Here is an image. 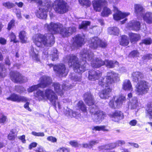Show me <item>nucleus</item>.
<instances>
[{"label": "nucleus", "instance_id": "f257e3e1", "mask_svg": "<svg viewBox=\"0 0 152 152\" xmlns=\"http://www.w3.org/2000/svg\"><path fill=\"white\" fill-rule=\"evenodd\" d=\"M81 61H79L78 58L72 55L67 56L66 58L68 60L69 66H73L74 70L76 72L82 73L88 69L87 60L90 62L93 67L99 68L104 65V61L100 58H94V54L90 50L84 49L80 53Z\"/></svg>", "mask_w": 152, "mask_h": 152}, {"label": "nucleus", "instance_id": "f03ea898", "mask_svg": "<svg viewBox=\"0 0 152 152\" xmlns=\"http://www.w3.org/2000/svg\"><path fill=\"white\" fill-rule=\"evenodd\" d=\"M85 102L89 106L90 112L91 114L93 121L96 122H100L104 118L105 114L101 110H98V107L94 104V101L93 96L90 92L85 93L83 96Z\"/></svg>", "mask_w": 152, "mask_h": 152}, {"label": "nucleus", "instance_id": "7ed1b4c3", "mask_svg": "<svg viewBox=\"0 0 152 152\" xmlns=\"http://www.w3.org/2000/svg\"><path fill=\"white\" fill-rule=\"evenodd\" d=\"M34 96L35 99L39 101L47 99L51 103L55 109L56 108V106H58L59 109L61 108V105L58 102L57 96L51 89H47L45 92L39 90L34 94Z\"/></svg>", "mask_w": 152, "mask_h": 152}, {"label": "nucleus", "instance_id": "20e7f679", "mask_svg": "<svg viewBox=\"0 0 152 152\" xmlns=\"http://www.w3.org/2000/svg\"><path fill=\"white\" fill-rule=\"evenodd\" d=\"M33 40L34 43L39 47L43 45L46 47H50L55 42V37L50 33L36 34L33 36Z\"/></svg>", "mask_w": 152, "mask_h": 152}, {"label": "nucleus", "instance_id": "39448f33", "mask_svg": "<svg viewBox=\"0 0 152 152\" xmlns=\"http://www.w3.org/2000/svg\"><path fill=\"white\" fill-rule=\"evenodd\" d=\"M119 80V75L113 71H110L107 72L106 77L99 80L98 84L102 87H107Z\"/></svg>", "mask_w": 152, "mask_h": 152}, {"label": "nucleus", "instance_id": "423d86ee", "mask_svg": "<svg viewBox=\"0 0 152 152\" xmlns=\"http://www.w3.org/2000/svg\"><path fill=\"white\" fill-rule=\"evenodd\" d=\"M40 83L36 85H34L29 87L27 89L28 93L32 92L36 90L38 88H45L49 85L52 83L51 78L48 76H43L39 79Z\"/></svg>", "mask_w": 152, "mask_h": 152}, {"label": "nucleus", "instance_id": "0eeeda50", "mask_svg": "<svg viewBox=\"0 0 152 152\" xmlns=\"http://www.w3.org/2000/svg\"><path fill=\"white\" fill-rule=\"evenodd\" d=\"M62 24L59 23L51 22L50 23H46L44 26L45 28L54 34L60 33L61 34L63 28Z\"/></svg>", "mask_w": 152, "mask_h": 152}, {"label": "nucleus", "instance_id": "6e6552de", "mask_svg": "<svg viewBox=\"0 0 152 152\" xmlns=\"http://www.w3.org/2000/svg\"><path fill=\"white\" fill-rule=\"evenodd\" d=\"M55 11L60 14H63L68 11L67 3L63 0H56L54 2Z\"/></svg>", "mask_w": 152, "mask_h": 152}, {"label": "nucleus", "instance_id": "1a4fd4ad", "mask_svg": "<svg viewBox=\"0 0 152 152\" xmlns=\"http://www.w3.org/2000/svg\"><path fill=\"white\" fill-rule=\"evenodd\" d=\"M125 143V141L124 140H118L114 143L99 146V152H115L114 151L110 150L115 148L117 146H121L124 145Z\"/></svg>", "mask_w": 152, "mask_h": 152}, {"label": "nucleus", "instance_id": "9d476101", "mask_svg": "<svg viewBox=\"0 0 152 152\" xmlns=\"http://www.w3.org/2000/svg\"><path fill=\"white\" fill-rule=\"evenodd\" d=\"M73 85H71L69 84H63L62 88L61 87V85L59 83H53V86L54 88L55 92L60 96H64V91L69 90L72 88Z\"/></svg>", "mask_w": 152, "mask_h": 152}, {"label": "nucleus", "instance_id": "9b49d317", "mask_svg": "<svg viewBox=\"0 0 152 152\" xmlns=\"http://www.w3.org/2000/svg\"><path fill=\"white\" fill-rule=\"evenodd\" d=\"M89 43L90 47L93 49L96 48L98 46L105 48L107 45V42L105 41L101 40L97 37L92 38Z\"/></svg>", "mask_w": 152, "mask_h": 152}, {"label": "nucleus", "instance_id": "f8f14e48", "mask_svg": "<svg viewBox=\"0 0 152 152\" xmlns=\"http://www.w3.org/2000/svg\"><path fill=\"white\" fill-rule=\"evenodd\" d=\"M10 76L11 80L15 83H23L27 80L26 77L23 76L17 71L11 72Z\"/></svg>", "mask_w": 152, "mask_h": 152}, {"label": "nucleus", "instance_id": "ddd939ff", "mask_svg": "<svg viewBox=\"0 0 152 152\" xmlns=\"http://www.w3.org/2000/svg\"><path fill=\"white\" fill-rule=\"evenodd\" d=\"M136 88V91L138 95H142L147 93L149 89L146 82L143 80L138 82Z\"/></svg>", "mask_w": 152, "mask_h": 152}, {"label": "nucleus", "instance_id": "4468645a", "mask_svg": "<svg viewBox=\"0 0 152 152\" xmlns=\"http://www.w3.org/2000/svg\"><path fill=\"white\" fill-rule=\"evenodd\" d=\"M126 100L125 97L124 96H121L118 97L115 102L113 99L111 100L109 104L110 106L113 108H118L125 102Z\"/></svg>", "mask_w": 152, "mask_h": 152}, {"label": "nucleus", "instance_id": "2eb2a0df", "mask_svg": "<svg viewBox=\"0 0 152 152\" xmlns=\"http://www.w3.org/2000/svg\"><path fill=\"white\" fill-rule=\"evenodd\" d=\"M53 68L56 73L60 76H65L67 74L68 72L66 70L65 66L62 64L54 65Z\"/></svg>", "mask_w": 152, "mask_h": 152}, {"label": "nucleus", "instance_id": "dca6fc26", "mask_svg": "<svg viewBox=\"0 0 152 152\" xmlns=\"http://www.w3.org/2000/svg\"><path fill=\"white\" fill-rule=\"evenodd\" d=\"M6 99L8 100H11L17 102H26L28 101V99L26 97L22 96L15 93H13Z\"/></svg>", "mask_w": 152, "mask_h": 152}, {"label": "nucleus", "instance_id": "f3484780", "mask_svg": "<svg viewBox=\"0 0 152 152\" xmlns=\"http://www.w3.org/2000/svg\"><path fill=\"white\" fill-rule=\"evenodd\" d=\"M114 11L115 13L113 15L114 19L116 20H120L125 18L130 14L129 13L122 12L118 10V8L115 7H113Z\"/></svg>", "mask_w": 152, "mask_h": 152}, {"label": "nucleus", "instance_id": "a211bd4d", "mask_svg": "<svg viewBox=\"0 0 152 152\" xmlns=\"http://www.w3.org/2000/svg\"><path fill=\"white\" fill-rule=\"evenodd\" d=\"M102 75L101 72L99 71L94 70L88 71V79L91 81H95L98 80Z\"/></svg>", "mask_w": 152, "mask_h": 152}, {"label": "nucleus", "instance_id": "6ab92c4d", "mask_svg": "<svg viewBox=\"0 0 152 152\" xmlns=\"http://www.w3.org/2000/svg\"><path fill=\"white\" fill-rule=\"evenodd\" d=\"M76 28L74 26L70 27L67 28H64L61 32V35L64 37L70 36L73 33L75 32Z\"/></svg>", "mask_w": 152, "mask_h": 152}, {"label": "nucleus", "instance_id": "aec40b11", "mask_svg": "<svg viewBox=\"0 0 152 152\" xmlns=\"http://www.w3.org/2000/svg\"><path fill=\"white\" fill-rule=\"evenodd\" d=\"M109 116L112 118V120L114 121H118L124 118L123 113L119 111H116L114 112L109 114Z\"/></svg>", "mask_w": 152, "mask_h": 152}, {"label": "nucleus", "instance_id": "412c9836", "mask_svg": "<svg viewBox=\"0 0 152 152\" xmlns=\"http://www.w3.org/2000/svg\"><path fill=\"white\" fill-rule=\"evenodd\" d=\"M92 2L94 10L96 11L99 12L102 6L105 4L106 1L105 0H95Z\"/></svg>", "mask_w": 152, "mask_h": 152}, {"label": "nucleus", "instance_id": "4be33fe9", "mask_svg": "<svg viewBox=\"0 0 152 152\" xmlns=\"http://www.w3.org/2000/svg\"><path fill=\"white\" fill-rule=\"evenodd\" d=\"M84 36L83 35L78 34L74 38V44L77 46H81L84 44Z\"/></svg>", "mask_w": 152, "mask_h": 152}, {"label": "nucleus", "instance_id": "5701e85b", "mask_svg": "<svg viewBox=\"0 0 152 152\" xmlns=\"http://www.w3.org/2000/svg\"><path fill=\"white\" fill-rule=\"evenodd\" d=\"M111 92V89L110 88L108 87L100 92L99 96L102 99H108L110 96Z\"/></svg>", "mask_w": 152, "mask_h": 152}, {"label": "nucleus", "instance_id": "b1692460", "mask_svg": "<svg viewBox=\"0 0 152 152\" xmlns=\"http://www.w3.org/2000/svg\"><path fill=\"white\" fill-rule=\"evenodd\" d=\"M29 54L34 60L37 62L39 61V58L38 56V51L35 48H34L33 47H31Z\"/></svg>", "mask_w": 152, "mask_h": 152}, {"label": "nucleus", "instance_id": "393cba45", "mask_svg": "<svg viewBox=\"0 0 152 152\" xmlns=\"http://www.w3.org/2000/svg\"><path fill=\"white\" fill-rule=\"evenodd\" d=\"M128 26L132 30L137 31L139 30L140 28V23L138 21L133 20L129 23Z\"/></svg>", "mask_w": 152, "mask_h": 152}, {"label": "nucleus", "instance_id": "a878e982", "mask_svg": "<svg viewBox=\"0 0 152 152\" xmlns=\"http://www.w3.org/2000/svg\"><path fill=\"white\" fill-rule=\"evenodd\" d=\"M143 75L139 72H134L132 74V77L133 81L136 82L142 81L141 80L143 78Z\"/></svg>", "mask_w": 152, "mask_h": 152}, {"label": "nucleus", "instance_id": "bb28decb", "mask_svg": "<svg viewBox=\"0 0 152 152\" xmlns=\"http://www.w3.org/2000/svg\"><path fill=\"white\" fill-rule=\"evenodd\" d=\"M144 20L147 24L152 23V12H148L143 14L142 16Z\"/></svg>", "mask_w": 152, "mask_h": 152}, {"label": "nucleus", "instance_id": "cd10ccee", "mask_svg": "<svg viewBox=\"0 0 152 152\" xmlns=\"http://www.w3.org/2000/svg\"><path fill=\"white\" fill-rule=\"evenodd\" d=\"M47 11L42 8H39L36 13L37 17L39 18L45 19L47 17Z\"/></svg>", "mask_w": 152, "mask_h": 152}, {"label": "nucleus", "instance_id": "c85d7f7f", "mask_svg": "<svg viewBox=\"0 0 152 152\" xmlns=\"http://www.w3.org/2000/svg\"><path fill=\"white\" fill-rule=\"evenodd\" d=\"M118 63L116 61L105 60L104 61V65L107 68H113L116 65H118Z\"/></svg>", "mask_w": 152, "mask_h": 152}, {"label": "nucleus", "instance_id": "c756f323", "mask_svg": "<svg viewBox=\"0 0 152 152\" xmlns=\"http://www.w3.org/2000/svg\"><path fill=\"white\" fill-rule=\"evenodd\" d=\"M135 12L138 15L142 16L144 9L143 7L140 4H137L135 5Z\"/></svg>", "mask_w": 152, "mask_h": 152}, {"label": "nucleus", "instance_id": "7c9ffc66", "mask_svg": "<svg viewBox=\"0 0 152 152\" xmlns=\"http://www.w3.org/2000/svg\"><path fill=\"white\" fill-rule=\"evenodd\" d=\"M119 32V29L116 27H110L108 28V33L111 35L118 36Z\"/></svg>", "mask_w": 152, "mask_h": 152}, {"label": "nucleus", "instance_id": "2f4dec72", "mask_svg": "<svg viewBox=\"0 0 152 152\" xmlns=\"http://www.w3.org/2000/svg\"><path fill=\"white\" fill-rule=\"evenodd\" d=\"M139 106V103L137 102V98L134 97L130 102V107L132 109H137Z\"/></svg>", "mask_w": 152, "mask_h": 152}, {"label": "nucleus", "instance_id": "473e14b6", "mask_svg": "<svg viewBox=\"0 0 152 152\" xmlns=\"http://www.w3.org/2000/svg\"><path fill=\"white\" fill-rule=\"evenodd\" d=\"M123 87L124 90H131L132 89V86L129 80H126L123 82Z\"/></svg>", "mask_w": 152, "mask_h": 152}, {"label": "nucleus", "instance_id": "72a5a7b5", "mask_svg": "<svg viewBox=\"0 0 152 152\" xmlns=\"http://www.w3.org/2000/svg\"><path fill=\"white\" fill-rule=\"evenodd\" d=\"M129 36L130 39V41L131 43L138 41L140 38L139 35L133 33H130Z\"/></svg>", "mask_w": 152, "mask_h": 152}, {"label": "nucleus", "instance_id": "f704fd0d", "mask_svg": "<svg viewBox=\"0 0 152 152\" xmlns=\"http://www.w3.org/2000/svg\"><path fill=\"white\" fill-rule=\"evenodd\" d=\"M78 108L84 113H86L87 109L86 106L82 101H79L77 105Z\"/></svg>", "mask_w": 152, "mask_h": 152}, {"label": "nucleus", "instance_id": "c9c22d12", "mask_svg": "<svg viewBox=\"0 0 152 152\" xmlns=\"http://www.w3.org/2000/svg\"><path fill=\"white\" fill-rule=\"evenodd\" d=\"M50 56L52 57V60L55 61L58 59V51L56 48H53Z\"/></svg>", "mask_w": 152, "mask_h": 152}, {"label": "nucleus", "instance_id": "e433bc0d", "mask_svg": "<svg viewBox=\"0 0 152 152\" xmlns=\"http://www.w3.org/2000/svg\"><path fill=\"white\" fill-rule=\"evenodd\" d=\"M6 69L4 68L3 64L0 63V78L4 77L6 75Z\"/></svg>", "mask_w": 152, "mask_h": 152}, {"label": "nucleus", "instance_id": "4c0bfd02", "mask_svg": "<svg viewBox=\"0 0 152 152\" xmlns=\"http://www.w3.org/2000/svg\"><path fill=\"white\" fill-rule=\"evenodd\" d=\"M129 43V41L127 37L125 35L122 36L120 42V44L123 46H126L128 45Z\"/></svg>", "mask_w": 152, "mask_h": 152}, {"label": "nucleus", "instance_id": "58836bf2", "mask_svg": "<svg viewBox=\"0 0 152 152\" xmlns=\"http://www.w3.org/2000/svg\"><path fill=\"white\" fill-rule=\"evenodd\" d=\"M19 37L22 43H26V42L27 37L26 33L24 31H20L19 34Z\"/></svg>", "mask_w": 152, "mask_h": 152}, {"label": "nucleus", "instance_id": "ea45409f", "mask_svg": "<svg viewBox=\"0 0 152 152\" xmlns=\"http://www.w3.org/2000/svg\"><path fill=\"white\" fill-rule=\"evenodd\" d=\"M111 13V11L110 9L106 7H104L101 14L102 16L106 17L108 16Z\"/></svg>", "mask_w": 152, "mask_h": 152}, {"label": "nucleus", "instance_id": "a19ab883", "mask_svg": "<svg viewBox=\"0 0 152 152\" xmlns=\"http://www.w3.org/2000/svg\"><path fill=\"white\" fill-rule=\"evenodd\" d=\"M146 111L147 112V115L149 117V119L152 120V104H148Z\"/></svg>", "mask_w": 152, "mask_h": 152}, {"label": "nucleus", "instance_id": "79ce46f5", "mask_svg": "<svg viewBox=\"0 0 152 152\" xmlns=\"http://www.w3.org/2000/svg\"><path fill=\"white\" fill-rule=\"evenodd\" d=\"M92 129L93 130L103 131H108V130L106 129L105 126H94L92 127Z\"/></svg>", "mask_w": 152, "mask_h": 152}, {"label": "nucleus", "instance_id": "37998d69", "mask_svg": "<svg viewBox=\"0 0 152 152\" xmlns=\"http://www.w3.org/2000/svg\"><path fill=\"white\" fill-rule=\"evenodd\" d=\"M90 24V22L88 21H83L82 22L81 24H79V29H86L88 26H89Z\"/></svg>", "mask_w": 152, "mask_h": 152}, {"label": "nucleus", "instance_id": "c03bdc74", "mask_svg": "<svg viewBox=\"0 0 152 152\" xmlns=\"http://www.w3.org/2000/svg\"><path fill=\"white\" fill-rule=\"evenodd\" d=\"M66 115L68 117L71 118L75 117L76 116V113L75 111H73L72 110L68 109L66 110L65 113Z\"/></svg>", "mask_w": 152, "mask_h": 152}, {"label": "nucleus", "instance_id": "a18cd8bd", "mask_svg": "<svg viewBox=\"0 0 152 152\" xmlns=\"http://www.w3.org/2000/svg\"><path fill=\"white\" fill-rule=\"evenodd\" d=\"M70 77L72 80L74 81L80 82L81 81V75L80 74L75 75L74 74H72V76L70 75Z\"/></svg>", "mask_w": 152, "mask_h": 152}, {"label": "nucleus", "instance_id": "49530a36", "mask_svg": "<svg viewBox=\"0 0 152 152\" xmlns=\"http://www.w3.org/2000/svg\"><path fill=\"white\" fill-rule=\"evenodd\" d=\"M152 42V40L150 37L144 39L142 40V42L140 43V45L144 44L146 45H150Z\"/></svg>", "mask_w": 152, "mask_h": 152}, {"label": "nucleus", "instance_id": "de8ad7c7", "mask_svg": "<svg viewBox=\"0 0 152 152\" xmlns=\"http://www.w3.org/2000/svg\"><path fill=\"white\" fill-rule=\"evenodd\" d=\"M15 129H12L9 134L8 135V138L10 140H14L15 138Z\"/></svg>", "mask_w": 152, "mask_h": 152}, {"label": "nucleus", "instance_id": "09e8293b", "mask_svg": "<svg viewBox=\"0 0 152 152\" xmlns=\"http://www.w3.org/2000/svg\"><path fill=\"white\" fill-rule=\"evenodd\" d=\"M79 2L82 6L85 5L87 7L91 5V2L89 0H78Z\"/></svg>", "mask_w": 152, "mask_h": 152}, {"label": "nucleus", "instance_id": "8fccbe9b", "mask_svg": "<svg viewBox=\"0 0 152 152\" xmlns=\"http://www.w3.org/2000/svg\"><path fill=\"white\" fill-rule=\"evenodd\" d=\"M3 5L6 8L10 9L14 7L15 5L14 4L8 1L3 3Z\"/></svg>", "mask_w": 152, "mask_h": 152}, {"label": "nucleus", "instance_id": "3c124183", "mask_svg": "<svg viewBox=\"0 0 152 152\" xmlns=\"http://www.w3.org/2000/svg\"><path fill=\"white\" fill-rule=\"evenodd\" d=\"M15 90L19 93L25 92L26 91L25 88L22 86H15Z\"/></svg>", "mask_w": 152, "mask_h": 152}, {"label": "nucleus", "instance_id": "603ef678", "mask_svg": "<svg viewBox=\"0 0 152 152\" xmlns=\"http://www.w3.org/2000/svg\"><path fill=\"white\" fill-rule=\"evenodd\" d=\"M142 59L145 62H147L148 60L152 59V54H148L143 56Z\"/></svg>", "mask_w": 152, "mask_h": 152}, {"label": "nucleus", "instance_id": "864d4df0", "mask_svg": "<svg viewBox=\"0 0 152 152\" xmlns=\"http://www.w3.org/2000/svg\"><path fill=\"white\" fill-rule=\"evenodd\" d=\"M139 53L137 50H133L131 51L129 54V56L134 58L139 56Z\"/></svg>", "mask_w": 152, "mask_h": 152}, {"label": "nucleus", "instance_id": "5fc2aeb1", "mask_svg": "<svg viewBox=\"0 0 152 152\" xmlns=\"http://www.w3.org/2000/svg\"><path fill=\"white\" fill-rule=\"evenodd\" d=\"M31 134L34 136L37 137H43L45 136L43 132H37L34 131L31 132Z\"/></svg>", "mask_w": 152, "mask_h": 152}, {"label": "nucleus", "instance_id": "6e6d98bb", "mask_svg": "<svg viewBox=\"0 0 152 152\" xmlns=\"http://www.w3.org/2000/svg\"><path fill=\"white\" fill-rule=\"evenodd\" d=\"M7 121V116L2 115L0 118V123L4 124Z\"/></svg>", "mask_w": 152, "mask_h": 152}, {"label": "nucleus", "instance_id": "4d7b16f0", "mask_svg": "<svg viewBox=\"0 0 152 152\" xmlns=\"http://www.w3.org/2000/svg\"><path fill=\"white\" fill-rule=\"evenodd\" d=\"M11 42H14L16 43L17 41L16 40V36L13 33H12L10 36Z\"/></svg>", "mask_w": 152, "mask_h": 152}, {"label": "nucleus", "instance_id": "13d9d810", "mask_svg": "<svg viewBox=\"0 0 152 152\" xmlns=\"http://www.w3.org/2000/svg\"><path fill=\"white\" fill-rule=\"evenodd\" d=\"M69 144L72 146L75 147H79V144L75 140L70 141L69 142Z\"/></svg>", "mask_w": 152, "mask_h": 152}, {"label": "nucleus", "instance_id": "bf43d9fd", "mask_svg": "<svg viewBox=\"0 0 152 152\" xmlns=\"http://www.w3.org/2000/svg\"><path fill=\"white\" fill-rule=\"evenodd\" d=\"M47 139L48 141L53 142H56L57 141V139L52 136L48 137L47 138Z\"/></svg>", "mask_w": 152, "mask_h": 152}, {"label": "nucleus", "instance_id": "052dcab7", "mask_svg": "<svg viewBox=\"0 0 152 152\" xmlns=\"http://www.w3.org/2000/svg\"><path fill=\"white\" fill-rule=\"evenodd\" d=\"M15 20H12L9 23L8 25V29L10 30L12 27L14 25Z\"/></svg>", "mask_w": 152, "mask_h": 152}, {"label": "nucleus", "instance_id": "680f3d73", "mask_svg": "<svg viewBox=\"0 0 152 152\" xmlns=\"http://www.w3.org/2000/svg\"><path fill=\"white\" fill-rule=\"evenodd\" d=\"M99 143V141L97 140H93L89 142V144L90 145V148H91L92 147Z\"/></svg>", "mask_w": 152, "mask_h": 152}, {"label": "nucleus", "instance_id": "e2e57ef3", "mask_svg": "<svg viewBox=\"0 0 152 152\" xmlns=\"http://www.w3.org/2000/svg\"><path fill=\"white\" fill-rule=\"evenodd\" d=\"M28 101H29V99H28ZM28 101H26V103L24 105V107L29 111H31V109L29 107V102H28Z\"/></svg>", "mask_w": 152, "mask_h": 152}, {"label": "nucleus", "instance_id": "0e129e2a", "mask_svg": "<svg viewBox=\"0 0 152 152\" xmlns=\"http://www.w3.org/2000/svg\"><path fill=\"white\" fill-rule=\"evenodd\" d=\"M15 12L18 18L19 19L21 18V15L20 10L19 9H16Z\"/></svg>", "mask_w": 152, "mask_h": 152}, {"label": "nucleus", "instance_id": "69168bd1", "mask_svg": "<svg viewBox=\"0 0 152 152\" xmlns=\"http://www.w3.org/2000/svg\"><path fill=\"white\" fill-rule=\"evenodd\" d=\"M5 64L6 65H7L9 66L11 64V62L8 56H7L6 58H5Z\"/></svg>", "mask_w": 152, "mask_h": 152}, {"label": "nucleus", "instance_id": "338daca9", "mask_svg": "<svg viewBox=\"0 0 152 152\" xmlns=\"http://www.w3.org/2000/svg\"><path fill=\"white\" fill-rule=\"evenodd\" d=\"M48 51L47 50H44L43 52V57L44 58H46L48 57Z\"/></svg>", "mask_w": 152, "mask_h": 152}, {"label": "nucleus", "instance_id": "774afa93", "mask_svg": "<svg viewBox=\"0 0 152 152\" xmlns=\"http://www.w3.org/2000/svg\"><path fill=\"white\" fill-rule=\"evenodd\" d=\"M25 135H23L21 136L18 137V139L20 140L23 143L26 142V140L25 139Z\"/></svg>", "mask_w": 152, "mask_h": 152}]
</instances>
